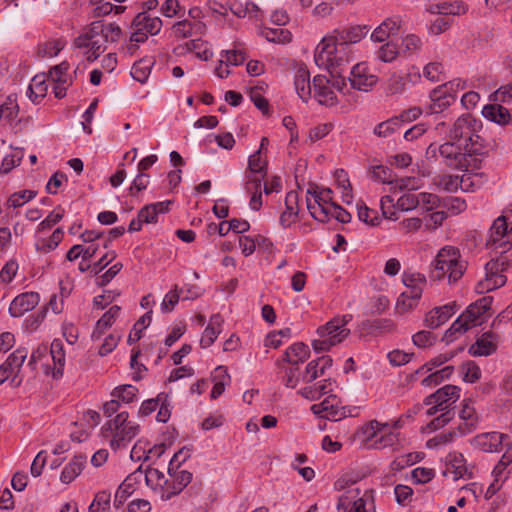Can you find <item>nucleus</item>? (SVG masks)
<instances>
[{"label": "nucleus", "mask_w": 512, "mask_h": 512, "mask_svg": "<svg viewBox=\"0 0 512 512\" xmlns=\"http://www.w3.org/2000/svg\"><path fill=\"white\" fill-rule=\"evenodd\" d=\"M188 51H194L196 57L208 61L212 56L213 52L206 47V43L201 39H194L186 43Z\"/></svg>", "instance_id": "5fc2aeb1"}, {"label": "nucleus", "mask_w": 512, "mask_h": 512, "mask_svg": "<svg viewBox=\"0 0 512 512\" xmlns=\"http://www.w3.org/2000/svg\"><path fill=\"white\" fill-rule=\"evenodd\" d=\"M248 169L250 170L251 173L262 174V177L266 176L267 162L262 160L260 150H257L256 152L249 156Z\"/></svg>", "instance_id": "052dcab7"}, {"label": "nucleus", "mask_w": 512, "mask_h": 512, "mask_svg": "<svg viewBox=\"0 0 512 512\" xmlns=\"http://www.w3.org/2000/svg\"><path fill=\"white\" fill-rule=\"evenodd\" d=\"M309 356V347L303 342H297L286 349L282 358L277 361V365L280 366L281 363L284 362L297 366L299 363H303L307 360Z\"/></svg>", "instance_id": "4be33fe9"}, {"label": "nucleus", "mask_w": 512, "mask_h": 512, "mask_svg": "<svg viewBox=\"0 0 512 512\" xmlns=\"http://www.w3.org/2000/svg\"><path fill=\"white\" fill-rule=\"evenodd\" d=\"M170 200L147 204L140 209L138 216L143 223L151 224L158 222V215L169 211Z\"/></svg>", "instance_id": "393cba45"}, {"label": "nucleus", "mask_w": 512, "mask_h": 512, "mask_svg": "<svg viewBox=\"0 0 512 512\" xmlns=\"http://www.w3.org/2000/svg\"><path fill=\"white\" fill-rule=\"evenodd\" d=\"M62 237L63 230L61 228L55 229L48 240H43L41 245H37V250L43 253L54 250L61 242Z\"/></svg>", "instance_id": "0e129e2a"}, {"label": "nucleus", "mask_w": 512, "mask_h": 512, "mask_svg": "<svg viewBox=\"0 0 512 512\" xmlns=\"http://www.w3.org/2000/svg\"><path fill=\"white\" fill-rule=\"evenodd\" d=\"M439 154L444 164L452 169L468 171L477 167V160L464 151L461 143L449 140L439 146Z\"/></svg>", "instance_id": "20e7f679"}, {"label": "nucleus", "mask_w": 512, "mask_h": 512, "mask_svg": "<svg viewBox=\"0 0 512 512\" xmlns=\"http://www.w3.org/2000/svg\"><path fill=\"white\" fill-rule=\"evenodd\" d=\"M340 404V400L335 394L329 393V395L320 403L313 404L311 406V411L314 415L324 418V414L328 413L330 410H333L335 405Z\"/></svg>", "instance_id": "a18cd8bd"}, {"label": "nucleus", "mask_w": 512, "mask_h": 512, "mask_svg": "<svg viewBox=\"0 0 512 512\" xmlns=\"http://www.w3.org/2000/svg\"><path fill=\"white\" fill-rule=\"evenodd\" d=\"M192 478V473L187 470L175 472L172 482L168 481L162 498L168 500L179 494L191 482Z\"/></svg>", "instance_id": "b1692460"}, {"label": "nucleus", "mask_w": 512, "mask_h": 512, "mask_svg": "<svg viewBox=\"0 0 512 512\" xmlns=\"http://www.w3.org/2000/svg\"><path fill=\"white\" fill-rule=\"evenodd\" d=\"M351 320L352 315L350 314L343 315L342 317H335L329 322H327L325 325L320 326L317 329V334L321 338L332 337V335H336L337 333H340L342 330H348L346 328V325Z\"/></svg>", "instance_id": "c756f323"}, {"label": "nucleus", "mask_w": 512, "mask_h": 512, "mask_svg": "<svg viewBox=\"0 0 512 512\" xmlns=\"http://www.w3.org/2000/svg\"><path fill=\"white\" fill-rule=\"evenodd\" d=\"M447 460L453 469L455 479L462 478L466 475L467 468L465 466V459L461 453H450L447 456Z\"/></svg>", "instance_id": "4d7b16f0"}, {"label": "nucleus", "mask_w": 512, "mask_h": 512, "mask_svg": "<svg viewBox=\"0 0 512 512\" xmlns=\"http://www.w3.org/2000/svg\"><path fill=\"white\" fill-rule=\"evenodd\" d=\"M369 174L371 179H373L374 181H380L384 184L389 185L394 184L393 171L387 166L374 165L370 168Z\"/></svg>", "instance_id": "09e8293b"}, {"label": "nucleus", "mask_w": 512, "mask_h": 512, "mask_svg": "<svg viewBox=\"0 0 512 512\" xmlns=\"http://www.w3.org/2000/svg\"><path fill=\"white\" fill-rule=\"evenodd\" d=\"M434 7L442 15H461L467 11V5L462 1L434 4Z\"/></svg>", "instance_id": "8fccbe9b"}, {"label": "nucleus", "mask_w": 512, "mask_h": 512, "mask_svg": "<svg viewBox=\"0 0 512 512\" xmlns=\"http://www.w3.org/2000/svg\"><path fill=\"white\" fill-rule=\"evenodd\" d=\"M508 435L492 431L477 434L471 440V445L482 452L494 453L500 451Z\"/></svg>", "instance_id": "1a4fd4ad"}, {"label": "nucleus", "mask_w": 512, "mask_h": 512, "mask_svg": "<svg viewBox=\"0 0 512 512\" xmlns=\"http://www.w3.org/2000/svg\"><path fill=\"white\" fill-rule=\"evenodd\" d=\"M459 418L462 420L456 429L460 436L471 433L476 429L478 424V416L475 408L470 405V400H464L462 408L459 411Z\"/></svg>", "instance_id": "6ab92c4d"}, {"label": "nucleus", "mask_w": 512, "mask_h": 512, "mask_svg": "<svg viewBox=\"0 0 512 512\" xmlns=\"http://www.w3.org/2000/svg\"><path fill=\"white\" fill-rule=\"evenodd\" d=\"M400 127L401 125L399 124L398 118L392 117L376 125V127L374 128V134L377 135L378 137L386 138L392 135Z\"/></svg>", "instance_id": "864d4df0"}, {"label": "nucleus", "mask_w": 512, "mask_h": 512, "mask_svg": "<svg viewBox=\"0 0 512 512\" xmlns=\"http://www.w3.org/2000/svg\"><path fill=\"white\" fill-rule=\"evenodd\" d=\"M143 476L142 466H139L133 473L128 475L121 483L115 493L114 504L122 505L126 499L134 492L135 485L141 481Z\"/></svg>", "instance_id": "aec40b11"}, {"label": "nucleus", "mask_w": 512, "mask_h": 512, "mask_svg": "<svg viewBox=\"0 0 512 512\" xmlns=\"http://www.w3.org/2000/svg\"><path fill=\"white\" fill-rule=\"evenodd\" d=\"M456 312V304L449 303L441 307H435L425 317V325L436 329L444 324Z\"/></svg>", "instance_id": "5701e85b"}, {"label": "nucleus", "mask_w": 512, "mask_h": 512, "mask_svg": "<svg viewBox=\"0 0 512 512\" xmlns=\"http://www.w3.org/2000/svg\"><path fill=\"white\" fill-rule=\"evenodd\" d=\"M173 31L178 38H188L194 34H205L206 25L203 22L178 21L173 25Z\"/></svg>", "instance_id": "2f4dec72"}, {"label": "nucleus", "mask_w": 512, "mask_h": 512, "mask_svg": "<svg viewBox=\"0 0 512 512\" xmlns=\"http://www.w3.org/2000/svg\"><path fill=\"white\" fill-rule=\"evenodd\" d=\"M47 89L45 79L35 76L28 87L27 96L33 103L37 104L46 96Z\"/></svg>", "instance_id": "4c0bfd02"}, {"label": "nucleus", "mask_w": 512, "mask_h": 512, "mask_svg": "<svg viewBox=\"0 0 512 512\" xmlns=\"http://www.w3.org/2000/svg\"><path fill=\"white\" fill-rule=\"evenodd\" d=\"M482 115L489 121L506 125L511 120L510 112L500 104H487L482 109Z\"/></svg>", "instance_id": "bb28decb"}, {"label": "nucleus", "mask_w": 512, "mask_h": 512, "mask_svg": "<svg viewBox=\"0 0 512 512\" xmlns=\"http://www.w3.org/2000/svg\"><path fill=\"white\" fill-rule=\"evenodd\" d=\"M223 324V318L220 314H214L210 318V322L200 339V345L202 348L211 346L217 339L221 332V325Z\"/></svg>", "instance_id": "7c9ffc66"}, {"label": "nucleus", "mask_w": 512, "mask_h": 512, "mask_svg": "<svg viewBox=\"0 0 512 512\" xmlns=\"http://www.w3.org/2000/svg\"><path fill=\"white\" fill-rule=\"evenodd\" d=\"M47 314V308L44 307L37 311L36 313L28 316L23 323L24 328L29 331L33 332L35 331L40 324L44 321Z\"/></svg>", "instance_id": "338daca9"}, {"label": "nucleus", "mask_w": 512, "mask_h": 512, "mask_svg": "<svg viewBox=\"0 0 512 512\" xmlns=\"http://www.w3.org/2000/svg\"><path fill=\"white\" fill-rule=\"evenodd\" d=\"M28 351L26 348H18L12 354L9 355L7 360L4 362L5 367H7L13 373L15 370H19L23 365Z\"/></svg>", "instance_id": "13d9d810"}, {"label": "nucleus", "mask_w": 512, "mask_h": 512, "mask_svg": "<svg viewBox=\"0 0 512 512\" xmlns=\"http://www.w3.org/2000/svg\"><path fill=\"white\" fill-rule=\"evenodd\" d=\"M394 328V322L386 318L365 320L361 324V329L368 334L390 332L394 330Z\"/></svg>", "instance_id": "f704fd0d"}, {"label": "nucleus", "mask_w": 512, "mask_h": 512, "mask_svg": "<svg viewBox=\"0 0 512 512\" xmlns=\"http://www.w3.org/2000/svg\"><path fill=\"white\" fill-rule=\"evenodd\" d=\"M332 379H326L323 382L308 385L300 389L297 393L303 398L310 401L319 399L322 395L329 394L332 392Z\"/></svg>", "instance_id": "473e14b6"}, {"label": "nucleus", "mask_w": 512, "mask_h": 512, "mask_svg": "<svg viewBox=\"0 0 512 512\" xmlns=\"http://www.w3.org/2000/svg\"><path fill=\"white\" fill-rule=\"evenodd\" d=\"M400 53L396 43L388 41L384 43L376 52L377 59L382 62L390 63L396 59Z\"/></svg>", "instance_id": "3c124183"}, {"label": "nucleus", "mask_w": 512, "mask_h": 512, "mask_svg": "<svg viewBox=\"0 0 512 512\" xmlns=\"http://www.w3.org/2000/svg\"><path fill=\"white\" fill-rule=\"evenodd\" d=\"M87 462V456L84 454L75 455L72 460L64 467L60 480L65 483H71L82 472Z\"/></svg>", "instance_id": "a878e982"}, {"label": "nucleus", "mask_w": 512, "mask_h": 512, "mask_svg": "<svg viewBox=\"0 0 512 512\" xmlns=\"http://www.w3.org/2000/svg\"><path fill=\"white\" fill-rule=\"evenodd\" d=\"M498 336L492 331L484 332L476 342L469 347V354L474 357L489 356L497 350Z\"/></svg>", "instance_id": "2eb2a0df"}, {"label": "nucleus", "mask_w": 512, "mask_h": 512, "mask_svg": "<svg viewBox=\"0 0 512 512\" xmlns=\"http://www.w3.org/2000/svg\"><path fill=\"white\" fill-rule=\"evenodd\" d=\"M133 26L139 30H145L151 35H156L161 30L162 20L159 17L151 18L146 12H141L134 18Z\"/></svg>", "instance_id": "72a5a7b5"}, {"label": "nucleus", "mask_w": 512, "mask_h": 512, "mask_svg": "<svg viewBox=\"0 0 512 512\" xmlns=\"http://www.w3.org/2000/svg\"><path fill=\"white\" fill-rule=\"evenodd\" d=\"M353 89L368 92L376 84L377 77L367 72V67L360 63L353 66L347 78Z\"/></svg>", "instance_id": "9b49d317"}, {"label": "nucleus", "mask_w": 512, "mask_h": 512, "mask_svg": "<svg viewBox=\"0 0 512 512\" xmlns=\"http://www.w3.org/2000/svg\"><path fill=\"white\" fill-rule=\"evenodd\" d=\"M490 242L496 247L509 249L512 243V222L503 214L497 217L489 230Z\"/></svg>", "instance_id": "423d86ee"}, {"label": "nucleus", "mask_w": 512, "mask_h": 512, "mask_svg": "<svg viewBox=\"0 0 512 512\" xmlns=\"http://www.w3.org/2000/svg\"><path fill=\"white\" fill-rule=\"evenodd\" d=\"M94 29H99L106 43L118 41L122 34L121 28L114 23L104 24L101 21H95Z\"/></svg>", "instance_id": "37998d69"}, {"label": "nucleus", "mask_w": 512, "mask_h": 512, "mask_svg": "<svg viewBox=\"0 0 512 512\" xmlns=\"http://www.w3.org/2000/svg\"><path fill=\"white\" fill-rule=\"evenodd\" d=\"M370 31L368 25H351L341 29H335L333 36L350 46L360 42Z\"/></svg>", "instance_id": "f3484780"}, {"label": "nucleus", "mask_w": 512, "mask_h": 512, "mask_svg": "<svg viewBox=\"0 0 512 512\" xmlns=\"http://www.w3.org/2000/svg\"><path fill=\"white\" fill-rule=\"evenodd\" d=\"M454 371L453 366H445L441 370H438L434 373H431L427 377H425L421 384L425 387H431L439 385L444 380L448 379Z\"/></svg>", "instance_id": "49530a36"}, {"label": "nucleus", "mask_w": 512, "mask_h": 512, "mask_svg": "<svg viewBox=\"0 0 512 512\" xmlns=\"http://www.w3.org/2000/svg\"><path fill=\"white\" fill-rule=\"evenodd\" d=\"M466 268V262L461 259L459 250L446 246L440 249L431 263L430 277L441 280L447 276L449 283H455L463 276Z\"/></svg>", "instance_id": "f03ea898"}, {"label": "nucleus", "mask_w": 512, "mask_h": 512, "mask_svg": "<svg viewBox=\"0 0 512 512\" xmlns=\"http://www.w3.org/2000/svg\"><path fill=\"white\" fill-rule=\"evenodd\" d=\"M454 82H446L430 92L431 103L428 106V112L431 114L441 113L447 109L456 100V95L452 93Z\"/></svg>", "instance_id": "0eeeda50"}, {"label": "nucleus", "mask_w": 512, "mask_h": 512, "mask_svg": "<svg viewBox=\"0 0 512 512\" xmlns=\"http://www.w3.org/2000/svg\"><path fill=\"white\" fill-rule=\"evenodd\" d=\"M330 80L323 75H316L313 79L315 98L321 105L333 106L337 104V97L328 86Z\"/></svg>", "instance_id": "dca6fc26"}, {"label": "nucleus", "mask_w": 512, "mask_h": 512, "mask_svg": "<svg viewBox=\"0 0 512 512\" xmlns=\"http://www.w3.org/2000/svg\"><path fill=\"white\" fill-rule=\"evenodd\" d=\"M298 193L290 191L285 197V210L281 213L279 223L283 228H289L298 221Z\"/></svg>", "instance_id": "a211bd4d"}, {"label": "nucleus", "mask_w": 512, "mask_h": 512, "mask_svg": "<svg viewBox=\"0 0 512 512\" xmlns=\"http://www.w3.org/2000/svg\"><path fill=\"white\" fill-rule=\"evenodd\" d=\"M40 301V295L37 292H24L16 296L10 303L8 312L13 318H19L26 312L33 310Z\"/></svg>", "instance_id": "9d476101"}, {"label": "nucleus", "mask_w": 512, "mask_h": 512, "mask_svg": "<svg viewBox=\"0 0 512 512\" xmlns=\"http://www.w3.org/2000/svg\"><path fill=\"white\" fill-rule=\"evenodd\" d=\"M402 23L403 21L400 16L386 18L372 31L370 39L373 42H385L390 37L399 33Z\"/></svg>", "instance_id": "4468645a"}, {"label": "nucleus", "mask_w": 512, "mask_h": 512, "mask_svg": "<svg viewBox=\"0 0 512 512\" xmlns=\"http://www.w3.org/2000/svg\"><path fill=\"white\" fill-rule=\"evenodd\" d=\"M154 62L147 59H140L136 61L131 68V76L134 80L145 83L151 73Z\"/></svg>", "instance_id": "a19ab883"}, {"label": "nucleus", "mask_w": 512, "mask_h": 512, "mask_svg": "<svg viewBox=\"0 0 512 512\" xmlns=\"http://www.w3.org/2000/svg\"><path fill=\"white\" fill-rule=\"evenodd\" d=\"M66 42L63 39L49 40L38 47V55L41 57L56 56L64 47Z\"/></svg>", "instance_id": "de8ad7c7"}, {"label": "nucleus", "mask_w": 512, "mask_h": 512, "mask_svg": "<svg viewBox=\"0 0 512 512\" xmlns=\"http://www.w3.org/2000/svg\"><path fill=\"white\" fill-rule=\"evenodd\" d=\"M99 29H94V22L82 34L74 40L77 48H90L91 50L103 53L106 50V41Z\"/></svg>", "instance_id": "f8f14e48"}, {"label": "nucleus", "mask_w": 512, "mask_h": 512, "mask_svg": "<svg viewBox=\"0 0 512 512\" xmlns=\"http://www.w3.org/2000/svg\"><path fill=\"white\" fill-rule=\"evenodd\" d=\"M19 113L16 95L11 94L0 103V120L11 122Z\"/></svg>", "instance_id": "e433bc0d"}, {"label": "nucleus", "mask_w": 512, "mask_h": 512, "mask_svg": "<svg viewBox=\"0 0 512 512\" xmlns=\"http://www.w3.org/2000/svg\"><path fill=\"white\" fill-rule=\"evenodd\" d=\"M492 302L493 298L491 296H484L470 304L461 314L470 328L483 322V316L491 309Z\"/></svg>", "instance_id": "ddd939ff"}, {"label": "nucleus", "mask_w": 512, "mask_h": 512, "mask_svg": "<svg viewBox=\"0 0 512 512\" xmlns=\"http://www.w3.org/2000/svg\"><path fill=\"white\" fill-rule=\"evenodd\" d=\"M144 480L146 485L152 489L163 488L165 490L168 480L164 474L156 468H147L143 471Z\"/></svg>", "instance_id": "79ce46f5"}, {"label": "nucleus", "mask_w": 512, "mask_h": 512, "mask_svg": "<svg viewBox=\"0 0 512 512\" xmlns=\"http://www.w3.org/2000/svg\"><path fill=\"white\" fill-rule=\"evenodd\" d=\"M436 339V336L432 332L426 330L419 331L412 336L413 344L419 348L432 346Z\"/></svg>", "instance_id": "774afa93"}, {"label": "nucleus", "mask_w": 512, "mask_h": 512, "mask_svg": "<svg viewBox=\"0 0 512 512\" xmlns=\"http://www.w3.org/2000/svg\"><path fill=\"white\" fill-rule=\"evenodd\" d=\"M121 308L118 305L110 307L104 315L97 321L96 326L92 332L91 338L99 340L107 329H109L116 318L119 316Z\"/></svg>", "instance_id": "c85d7f7f"}, {"label": "nucleus", "mask_w": 512, "mask_h": 512, "mask_svg": "<svg viewBox=\"0 0 512 512\" xmlns=\"http://www.w3.org/2000/svg\"><path fill=\"white\" fill-rule=\"evenodd\" d=\"M443 65L439 62L428 63L423 70V75L432 82H439L445 79Z\"/></svg>", "instance_id": "680f3d73"}, {"label": "nucleus", "mask_w": 512, "mask_h": 512, "mask_svg": "<svg viewBox=\"0 0 512 512\" xmlns=\"http://www.w3.org/2000/svg\"><path fill=\"white\" fill-rule=\"evenodd\" d=\"M495 262H488L485 266L486 269V277L485 279L479 281L476 286V291L480 294L495 290L499 287H502L506 282V277L502 274H498L493 272L495 268Z\"/></svg>", "instance_id": "412c9836"}, {"label": "nucleus", "mask_w": 512, "mask_h": 512, "mask_svg": "<svg viewBox=\"0 0 512 512\" xmlns=\"http://www.w3.org/2000/svg\"><path fill=\"white\" fill-rule=\"evenodd\" d=\"M461 389L455 385H445L439 388L434 393L430 394L424 399L425 405L437 404L438 407L444 410L453 409L452 405L455 404L460 398Z\"/></svg>", "instance_id": "6e6552de"}, {"label": "nucleus", "mask_w": 512, "mask_h": 512, "mask_svg": "<svg viewBox=\"0 0 512 512\" xmlns=\"http://www.w3.org/2000/svg\"><path fill=\"white\" fill-rule=\"evenodd\" d=\"M455 416L454 409H447L441 412V414L434 419H432L427 424V429L430 431H435L447 425Z\"/></svg>", "instance_id": "e2e57ef3"}, {"label": "nucleus", "mask_w": 512, "mask_h": 512, "mask_svg": "<svg viewBox=\"0 0 512 512\" xmlns=\"http://www.w3.org/2000/svg\"><path fill=\"white\" fill-rule=\"evenodd\" d=\"M213 377L215 383L210 396L212 399H217L224 392L226 384L230 381V376L224 366H218L214 371Z\"/></svg>", "instance_id": "58836bf2"}, {"label": "nucleus", "mask_w": 512, "mask_h": 512, "mask_svg": "<svg viewBox=\"0 0 512 512\" xmlns=\"http://www.w3.org/2000/svg\"><path fill=\"white\" fill-rule=\"evenodd\" d=\"M481 127L480 120L474 118L471 114H464L455 121L449 132V138L457 143L466 144L468 140H471L474 132H479Z\"/></svg>", "instance_id": "39448f33"}, {"label": "nucleus", "mask_w": 512, "mask_h": 512, "mask_svg": "<svg viewBox=\"0 0 512 512\" xmlns=\"http://www.w3.org/2000/svg\"><path fill=\"white\" fill-rule=\"evenodd\" d=\"M424 458L423 452H412L403 455L392 462V466L396 470H402L405 467L411 466L417 462H420Z\"/></svg>", "instance_id": "bf43d9fd"}, {"label": "nucleus", "mask_w": 512, "mask_h": 512, "mask_svg": "<svg viewBox=\"0 0 512 512\" xmlns=\"http://www.w3.org/2000/svg\"><path fill=\"white\" fill-rule=\"evenodd\" d=\"M294 86L298 96L307 102L311 97L310 73L306 67L300 66L295 74Z\"/></svg>", "instance_id": "cd10ccee"}, {"label": "nucleus", "mask_w": 512, "mask_h": 512, "mask_svg": "<svg viewBox=\"0 0 512 512\" xmlns=\"http://www.w3.org/2000/svg\"><path fill=\"white\" fill-rule=\"evenodd\" d=\"M350 57V46L331 35L324 37L317 45L314 60L320 68L338 70L343 69V66L349 63Z\"/></svg>", "instance_id": "f257e3e1"}, {"label": "nucleus", "mask_w": 512, "mask_h": 512, "mask_svg": "<svg viewBox=\"0 0 512 512\" xmlns=\"http://www.w3.org/2000/svg\"><path fill=\"white\" fill-rule=\"evenodd\" d=\"M138 392V389L130 384L116 387L111 395L118 401L121 400L123 403H131Z\"/></svg>", "instance_id": "6e6d98bb"}, {"label": "nucleus", "mask_w": 512, "mask_h": 512, "mask_svg": "<svg viewBox=\"0 0 512 512\" xmlns=\"http://www.w3.org/2000/svg\"><path fill=\"white\" fill-rule=\"evenodd\" d=\"M349 334L350 330H342L340 333L332 335V337L314 340L312 342V347L314 351L318 353L328 351L332 346L342 342Z\"/></svg>", "instance_id": "ea45409f"}, {"label": "nucleus", "mask_w": 512, "mask_h": 512, "mask_svg": "<svg viewBox=\"0 0 512 512\" xmlns=\"http://www.w3.org/2000/svg\"><path fill=\"white\" fill-rule=\"evenodd\" d=\"M358 218L371 226H377L380 223L378 212L368 208L365 204L363 206L358 205Z\"/></svg>", "instance_id": "69168bd1"}, {"label": "nucleus", "mask_w": 512, "mask_h": 512, "mask_svg": "<svg viewBox=\"0 0 512 512\" xmlns=\"http://www.w3.org/2000/svg\"><path fill=\"white\" fill-rule=\"evenodd\" d=\"M262 33L268 41L275 43H288L292 38L291 32L283 28H266Z\"/></svg>", "instance_id": "603ef678"}, {"label": "nucleus", "mask_w": 512, "mask_h": 512, "mask_svg": "<svg viewBox=\"0 0 512 512\" xmlns=\"http://www.w3.org/2000/svg\"><path fill=\"white\" fill-rule=\"evenodd\" d=\"M139 431V424L130 421L126 411L118 413L114 419L106 422L101 428L103 437H112L110 447L115 451L129 443Z\"/></svg>", "instance_id": "7ed1b4c3"}, {"label": "nucleus", "mask_w": 512, "mask_h": 512, "mask_svg": "<svg viewBox=\"0 0 512 512\" xmlns=\"http://www.w3.org/2000/svg\"><path fill=\"white\" fill-rule=\"evenodd\" d=\"M463 149L467 154L471 155V158H474L473 155H483L487 152L485 140L478 132H474V135L471 136V140L463 144Z\"/></svg>", "instance_id": "c03bdc74"}, {"label": "nucleus", "mask_w": 512, "mask_h": 512, "mask_svg": "<svg viewBox=\"0 0 512 512\" xmlns=\"http://www.w3.org/2000/svg\"><path fill=\"white\" fill-rule=\"evenodd\" d=\"M50 354L53 359L56 368L53 372L55 378H59L63 375V367L65 364V352L64 346L61 340L54 339L50 346Z\"/></svg>", "instance_id": "c9c22d12"}]
</instances>
